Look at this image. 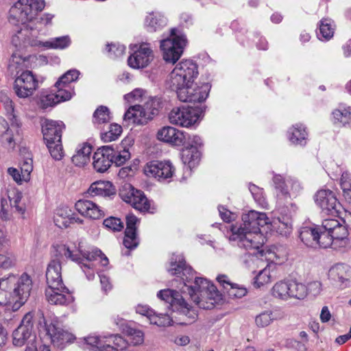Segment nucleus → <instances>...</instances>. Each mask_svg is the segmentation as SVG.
I'll list each match as a JSON object with an SVG mask.
<instances>
[{
	"label": "nucleus",
	"mask_w": 351,
	"mask_h": 351,
	"mask_svg": "<svg viewBox=\"0 0 351 351\" xmlns=\"http://www.w3.org/2000/svg\"><path fill=\"white\" fill-rule=\"evenodd\" d=\"M150 324H156L159 327H167L171 326L173 319L167 313H156L154 312L152 317H150Z\"/></svg>",
	"instance_id": "obj_56"
},
{
	"label": "nucleus",
	"mask_w": 351,
	"mask_h": 351,
	"mask_svg": "<svg viewBox=\"0 0 351 351\" xmlns=\"http://www.w3.org/2000/svg\"><path fill=\"white\" fill-rule=\"evenodd\" d=\"M75 215L68 207L60 208L54 216V223L60 228H66L74 223Z\"/></svg>",
	"instance_id": "obj_40"
},
{
	"label": "nucleus",
	"mask_w": 351,
	"mask_h": 351,
	"mask_svg": "<svg viewBox=\"0 0 351 351\" xmlns=\"http://www.w3.org/2000/svg\"><path fill=\"white\" fill-rule=\"evenodd\" d=\"M45 6L44 0H18L10 9L9 21L14 25L21 23L29 29L36 28V16Z\"/></svg>",
	"instance_id": "obj_6"
},
{
	"label": "nucleus",
	"mask_w": 351,
	"mask_h": 351,
	"mask_svg": "<svg viewBox=\"0 0 351 351\" xmlns=\"http://www.w3.org/2000/svg\"><path fill=\"white\" fill-rule=\"evenodd\" d=\"M53 17L54 15L50 13H45L40 17L36 16L34 27L38 26L40 27L30 29L32 36L33 37H38L44 27L51 24Z\"/></svg>",
	"instance_id": "obj_44"
},
{
	"label": "nucleus",
	"mask_w": 351,
	"mask_h": 351,
	"mask_svg": "<svg viewBox=\"0 0 351 351\" xmlns=\"http://www.w3.org/2000/svg\"><path fill=\"white\" fill-rule=\"evenodd\" d=\"M125 332L128 337V341L133 346H139L144 342V334L141 330L128 328Z\"/></svg>",
	"instance_id": "obj_58"
},
{
	"label": "nucleus",
	"mask_w": 351,
	"mask_h": 351,
	"mask_svg": "<svg viewBox=\"0 0 351 351\" xmlns=\"http://www.w3.org/2000/svg\"><path fill=\"white\" fill-rule=\"evenodd\" d=\"M281 215L282 216L278 217L279 225L278 229L280 234L287 236L291 233L292 230L291 215L289 216L287 215H284L282 211Z\"/></svg>",
	"instance_id": "obj_53"
},
{
	"label": "nucleus",
	"mask_w": 351,
	"mask_h": 351,
	"mask_svg": "<svg viewBox=\"0 0 351 351\" xmlns=\"http://www.w3.org/2000/svg\"><path fill=\"white\" fill-rule=\"evenodd\" d=\"M169 272L171 275L189 274L186 278L182 277V286L180 291L189 295L192 300L201 308L211 309L221 300V295L216 287L206 278L195 277L194 285H189L193 278V271L186 265L184 257L181 254H173L170 262Z\"/></svg>",
	"instance_id": "obj_1"
},
{
	"label": "nucleus",
	"mask_w": 351,
	"mask_h": 351,
	"mask_svg": "<svg viewBox=\"0 0 351 351\" xmlns=\"http://www.w3.org/2000/svg\"><path fill=\"white\" fill-rule=\"evenodd\" d=\"M56 100V97L53 93L43 95L40 97L39 106L43 109H46L58 104V102Z\"/></svg>",
	"instance_id": "obj_64"
},
{
	"label": "nucleus",
	"mask_w": 351,
	"mask_h": 351,
	"mask_svg": "<svg viewBox=\"0 0 351 351\" xmlns=\"http://www.w3.org/2000/svg\"><path fill=\"white\" fill-rule=\"evenodd\" d=\"M242 221L243 225L239 227L234 225L230 226L229 239L237 241L239 247L246 250L258 248L261 228L268 224L269 219L265 213L250 210L243 215Z\"/></svg>",
	"instance_id": "obj_3"
},
{
	"label": "nucleus",
	"mask_w": 351,
	"mask_h": 351,
	"mask_svg": "<svg viewBox=\"0 0 351 351\" xmlns=\"http://www.w3.org/2000/svg\"><path fill=\"white\" fill-rule=\"evenodd\" d=\"M38 324L40 329L43 328L46 332L51 343L58 348L62 349L75 339L74 335L61 328L56 320L46 319L43 316Z\"/></svg>",
	"instance_id": "obj_11"
},
{
	"label": "nucleus",
	"mask_w": 351,
	"mask_h": 351,
	"mask_svg": "<svg viewBox=\"0 0 351 351\" xmlns=\"http://www.w3.org/2000/svg\"><path fill=\"white\" fill-rule=\"evenodd\" d=\"M142 106L151 119L154 114L158 113V110L160 107V99L156 97L145 98Z\"/></svg>",
	"instance_id": "obj_48"
},
{
	"label": "nucleus",
	"mask_w": 351,
	"mask_h": 351,
	"mask_svg": "<svg viewBox=\"0 0 351 351\" xmlns=\"http://www.w3.org/2000/svg\"><path fill=\"white\" fill-rule=\"evenodd\" d=\"M87 193L90 196L110 197L115 194V189L109 181H97L89 186Z\"/></svg>",
	"instance_id": "obj_36"
},
{
	"label": "nucleus",
	"mask_w": 351,
	"mask_h": 351,
	"mask_svg": "<svg viewBox=\"0 0 351 351\" xmlns=\"http://www.w3.org/2000/svg\"><path fill=\"white\" fill-rule=\"evenodd\" d=\"M80 75V72L76 69L69 70L62 75L56 82L55 86L63 85L64 86H70L69 84L72 82L75 81Z\"/></svg>",
	"instance_id": "obj_57"
},
{
	"label": "nucleus",
	"mask_w": 351,
	"mask_h": 351,
	"mask_svg": "<svg viewBox=\"0 0 351 351\" xmlns=\"http://www.w3.org/2000/svg\"><path fill=\"white\" fill-rule=\"evenodd\" d=\"M31 43L35 46L45 49H64L70 46L71 40L69 36H63L51 38L45 42L40 40H34Z\"/></svg>",
	"instance_id": "obj_34"
},
{
	"label": "nucleus",
	"mask_w": 351,
	"mask_h": 351,
	"mask_svg": "<svg viewBox=\"0 0 351 351\" xmlns=\"http://www.w3.org/2000/svg\"><path fill=\"white\" fill-rule=\"evenodd\" d=\"M27 59L26 58H23L20 55L16 53H14L10 60L9 63V69L12 72L16 71L18 73V69L21 70L23 67L27 66Z\"/></svg>",
	"instance_id": "obj_59"
},
{
	"label": "nucleus",
	"mask_w": 351,
	"mask_h": 351,
	"mask_svg": "<svg viewBox=\"0 0 351 351\" xmlns=\"http://www.w3.org/2000/svg\"><path fill=\"white\" fill-rule=\"evenodd\" d=\"M64 125L62 121L46 119L42 123V132L45 143L58 141L60 142Z\"/></svg>",
	"instance_id": "obj_27"
},
{
	"label": "nucleus",
	"mask_w": 351,
	"mask_h": 351,
	"mask_svg": "<svg viewBox=\"0 0 351 351\" xmlns=\"http://www.w3.org/2000/svg\"><path fill=\"white\" fill-rule=\"evenodd\" d=\"M106 49L110 58H116L122 56L125 53V47L120 44H110L107 45Z\"/></svg>",
	"instance_id": "obj_61"
},
{
	"label": "nucleus",
	"mask_w": 351,
	"mask_h": 351,
	"mask_svg": "<svg viewBox=\"0 0 351 351\" xmlns=\"http://www.w3.org/2000/svg\"><path fill=\"white\" fill-rule=\"evenodd\" d=\"M272 295L276 298L287 300L289 299L288 280L276 282L271 289Z\"/></svg>",
	"instance_id": "obj_45"
},
{
	"label": "nucleus",
	"mask_w": 351,
	"mask_h": 351,
	"mask_svg": "<svg viewBox=\"0 0 351 351\" xmlns=\"http://www.w3.org/2000/svg\"><path fill=\"white\" fill-rule=\"evenodd\" d=\"M60 252L66 258L77 263L88 280L94 279L99 263L102 266L108 264V258L98 249L86 250L80 245L76 252H73L66 245H63Z\"/></svg>",
	"instance_id": "obj_5"
},
{
	"label": "nucleus",
	"mask_w": 351,
	"mask_h": 351,
	"mask_svg": "<svg viewBox=\"0 0 351 351\" xmlns=\"http://www.w3.org/2000/svg\"><path fill=\"white\" fill-rule=\"evenodd\" d=\"M92 147L88 143L80 145L71 158L72 162L77 167H83L90 161Z\"/></svg>",
	"instance_id": "obj_41"
},
{
	"label": "nucleus",
	"mask_w": 351,
	"mask_h": 351,
	"mask_svg": "<svg viewBox=\"0 0 351 351\" xmlns=\"http://www.w3.org/2000/svg\"><path fill=\"white\" fill-rule=\"evenodd\" d=\"M55 88L56 89V92L54 94L58 104L71 99L74 95V90L71 88V86L60 85L55 86Z\"/></svg>",
	"instance_id": "obj_54"
},
{
	"label": "nucleus",
	"mask_w": 351,
	"mask_h": 351,
	"mask_svg": "<svg viewBox=\"0 0 351 351\" xmlns=\"http://www.w3.org/2000/svg\"><path fill=\"white\" fill-rule=\"evenodd\" d=\"M277 277V267L272 263H269L265 268L259 271L255 276L254 285L257 288H260L265 285L270 283Z\"/></svg>",
	"instance_id": "obj_32"
},
{
	"label": "nucleus",
	"mask_w": 351,
	"mask_h": 351,
	"mask_svg": "<svg viewBox=\"0 0 351 351\" xmlns=\"http://www.w3.org/2000/svg\"><path fill=\"white\" fill-rule=\"evenodd\" d=\"M350 115L351 112L350 108H338L332 112L334 122L335 123H341L343 125L350 123L351 119Z\"/></svg>",
	"instance_id": "obj_51"
},
{
	"label": "nucleus",
	"mask_w": 351,
	"mask_h": 351,
	"mask_svg": "<svg viewBox=\"0 0 351 351\" xmlns=\"http://www.w3.org/2000/svg\"><path fill=\"white\" fill-rule=\"evenodd\" d=\"M217 280L226 290L230 298H241L247 293L245 288L240 287L237 284L232 283L226 275H219L217 277Z\"/></svg>",
	"instance_id": "obj_33"
},
{
	"label": "nucleus",
	"mask_w": 351,
	"mask_h": 351,
	"mask_svg": "<svg viewBox=\"0 0 351 351\" xmlns=\"http://www.w3.org/2000/svg\"><path fill=\"white\" fill-rule=\"evenodd\" d=\"M110 119L111 117L108 108L101 106L95 111L93 121L95 125H100L109 122Z\"/></svg>",
	"instance_id": "obj_47"
},
{
	"label": "nucleus",
	"mask_w": 351,
	"mask_h": 351,
	"mask_svg": "<svg viewBox=\"0 0 351 351\" xmlns=\"http://www.w3.org/2000/svg\"><path fill=\"white\" fill-rule=\"evenodd\" d=\"M167 23V20L164 15L158 12L149 13L145 19V25L148 31L156 32L161 29Z\"/></svg>",
	"instance_id": "obj_38"
},
{
	"label": "nucleus",
	"mask_w": 351,
	"mask_h": 351,
	"mask_svg": "<svg viewBox=\"0 0 351 351\" xmlns=\"http://www.w3.org/2000/svg\"><path fill=\"white\" fill-rule=\"evenodd\" d=\"M144 172L147 176L163 181L173 177L175 167L169 160H152L146 164Z\"/></svg>",
	"instance_id": "obj_17"
},
{
	"label": "nucleus",
	"mask_w": 351,
	"mask_h": 351,
	"mask_svg": "<svg viewBox=\"0 0 351 351\" xmlns=\"http://www.w3.org/2000/svg\"><path fill=\"white\" fill-rule=\"evenodd\" d=\"M87 346L93 351H121L128 346V342L119 335L88 336L84 338Z\"/></svg>",
	"instance_id": "obj_10"
},
{
	"label": "nucleus",
	"mask_w": 351,
	"mask_h": 351,
	"mask_svg": "<svg viewBox=\"0 0 351 351\" xmlns=\"http://www.w3.org/2000/svg\"><path fill=\"white\" fill-rule=\"evenodd\" d=\"M273 182L279 193L285 197H295L302 189L300 182L290 176L276 174L273 178Z\"/></svg>",
	"instance_id": "obj_20"
},
{
	"label": "nucleus",
	"mask_w": 351,
	"mask_h": 351,
	"mask_svg": "<svg viewBox=\"0 0 351 351\" xmlns=\"http://www.w3.org/2000/svg\"><path fill=\"white\" fill-rule=\"evenodd\" d=\"M199 154L197 150L186 149L183 151L182 159L185 165H187V170L191 169V167L197 162Z\"/></svg>",
	"instance_id": "obj_52"
},
{
	"label": "nucleus",
	"mask_w": 351,
	"mask_h": 351,
	"mask_svg": "<svg viewBox=\"0 0 351 351\" xmlns=\"http://www.w3.org/2000/svg\"><path fill=\"white\" fill-rule=\"evenodd\" d=\"M46 145L49 149V152L51 156V157L56 160H60L64 156V152L62 145V141L58 142L57 140L53 141L52 142L45 143Z\"/></svg>",
	"instance_id": "obj_55"
},
{
	"label": "nucleus",
	"mask_w": 351,
	"mask_h": 351,
	"mask_svg": "<svg viewBox=\"0 0 351 351\" xmlns=\"http://www.w3.org/2000/svg\"><path fill=\"white\" fill-rule=\"evenodd\" d=\"M276 317L271 311H265L255 317V324L258 328H265L269 326Z\"/></svg>",
	"instance_id": "obj_50"
},
{
	"label": "nucleus",
	"mask_w": 351,
	"mask_h": 351,
	"mask_svg": "<svg viewBox=\"0 0 351 351\" xmlns=\"http://www.w3.org/2000/svg\"><path fill=\"white\" fill-rule=\"evenodd\" d=\"M61 270V263L59 259L55 258L50 261L46 271L48 287L58 289L57 286H64L62 279Z\"/></svg>",
	"instance_id": "obj_28"
},
{
	"label": "nucleus",
	"mask_w": 351,
	"mask_h": 351,
	"mask_svg": "<svg viewBox=\"0 0 351 351\" xmlns=\"http://www.w3.org/2000/svg\"><path fill=\"white\" fill-rule=\"evenodd\" d=\"M186 42L184 35L177 34L176 29H172L170 37L160 42V49L164 60L166 62L176 63L181 57Z\"/></svg>",
	"instance_id": "obj_9"
},
{
	"label": "nucleus",
	"mask_w": 351,
	"mask_h": 351,
	"mask_svg": "<svg viewBox=\"0 0 351 351\" xmlns=\"http://www.w3.org/2000/svg\"><path fill=\"white\" fill-rule=\"evenodd\" d=\"M329 278L340 285H347L351 278V267L346 264H337L328 271Z\"/></svg>",
	"instance_id": "obj_31"
},
{
	"label": "nucleus",
	"mask_w": 351,
	"mask_h": 351,
	"mask_svg": "<svg viewBox=\"0 0 351 351\" xmlns=\"http://www.w3.org/2000/svg\"><path fill=\"white\" fill-rule=\"evenodd\" d=\"M148 119H150L148 114L145 112L143 106L139 104L130 107L123 117V121L128 125L130 124H144Z\"/></svg>",
	"instance_id": "obj_29"
},
{
	"label": "nucleus",
	"mask_w": 351,
	"mask_h": 351,
	"mask_svg": "<svg viewBox=\"0 0 351 351\" xmlns=\"http://www.w3.org/2000/svg\"><path fill=\"white\" fill-rule=\"evenodd\" d=\"M119 195L124 202L141 212L154 213L156 210L154 205L145 197L143 192L135 189L130 184L127 183L122 186Z\"/></svg>",
	"instance_id": "obj_13"
},
{
	"label": "nucleus",
	"mask_w": 351,
	"mask_h": 351,
	"mask_svg": "<svg viewBox=\"0 0 351 351\" xmlns=\"http://www.w3.org/2000/svg\"><path fill=\"white\" fill-rule=\"evenodd\" d=\"M169 86L176 91L178 98L182 102L201 103L207 98L210 90L208 84L204 83L199 86L194 83V81Z\"/></svg>",
	"instance_id": "obj_8"
},
{
	"label": "nucleus",
	"mask_w": 351,
	"mask_h": 351,
	"mask_svg": "<svg viewBox=\"0 0 351 351\" xmlns=\"http://www.w3.org/2000/svg\"><path fill=\"white\" fill-rule=\"evenodd\" d=\"M266 258L274 263L273 264L281 265L284 263L288 258V250L284 245H272L269 247L265 252Z\"/></svg>",
	"instance_id": "obj_35"
},
{
	"label": "nucleus",
	"mask_w": 351,
	"mask_h": 351,
	"mask_svg": "<svg viewBox=\"0 0 351 351\" xmlns=\"http://www.w3.org/2000/svg\"><path fill=\"white\" fill-rule=\"evenodd\" d=\"M14 130H16L14 126L10 128L8 122L0 117V140L8 149H13L15 147Z\"/></svg>",
	"instance_id": "obj_39"
},
{
	"label": "nucleus",
	"mask_w": 351,
	"mask_h": 351,
	"mask_svg": "<svg viewBox=\"0 0 351 351\" xmlns=\"http://www.w3.org/2000/svg\"><path fill=\"white\" fill-rule=\"evenodd\" d=\"M38 86V82L32 72L25 71L15 79L14 90L19 97L27 98L34 94Z\"/></svg>",
	"instance_id": "obj_18"
},
{
	"label": "nucleus",
	"mask_w": 351,
	"mask_h": 351,
	"mask_svg": "<svg viewBox=\"0 0 351 351\" xmlns=\"http://www.w3.org/2000/svg\"><path fill=\"white\" fill-rule=\"evenodd\" d=\"M114 149L112 146H103L95 152L93 155V167L97 171L104 173L112 164Z\"/></svg>",
	"instance_id": "obj_22"
},
{
	"label": "nucleus",
	"mask_w": 351,
	"mask_h": 351,
	"mask_svg": "<svg viewBox=\"0 0 351 351\" xmlns=\"http://www.w3.org/2000/svg\"><path fill=\"white\" fill-rule=\"evenodd\" d=\"M199 118V110L191 107L175 108L169 114L171 123L189 128L195 124Z\"/></svg>",
	"instance_id": "obj_16"
},
{
	"label": "nucleus",
	"mask_w": 351,
	"mask_h": 351,
	"mask_svg": "<svg viewBox=\"0 0 351 351\" xmlns=\"http://www.w3.org/2000/svg\"><path fill=\"white\" fill-rule=\"evenodd\" d=\"M130 158V153L128 149H123L119 152L114 150L112 163L116 166L123 165Z\"/></svg>",
	"instance_id": "obj_62"
},
{
	"label": "nucleus",
	"mask_w": 351,
	"mask_h": 351,
	"mask_svg": "<svg viewBox=\"0 0 351 351\" xmlns=\"http://www.w3.org/2000/svg\"><path fill=\"white\" fill-rule=\"evenodd\" d=\"M315 202L325 214L337 213L340 204L335 193L330 190H320L315 195Z\"/></svg>",
	"instance_id": "obj_21"
},
{
	"label": "nucleus",
	"mask_w": 351,
	"mask_h": 351,
	"mask_svg": "<svg viewBox=\"0 0 351 351\" xmlns=\"http://www.w3.org/2000/svg\"><path fill=\"white\" fill-rule=\"evenodd\" d=\"M157 296L168 304V308H171L173 311H178L186 315L189 322H193L197 319L196 311L189 307L188 304L178 291L170 289H164L160 291Z\"/></svg>",
	"instance_id": "obj_14"
},
{
	"label": "nucleus",
	"mask_w": 351,
	"mask_h": 351,
	"mask_svg": "<svg viewBox=\"0 0 351 351\" xmlns=\"http://www.w3.org/2000/svg\"><path fill=\"white\" fill-rule=\"evenodd\" d=\"M198 75L197 66L192 60H185L179 62L169 74V86H179L184 82H191Z\"/></svg>",
	"instance_id": "obj_15"
},
{
	"label": "nucleus",
	"mask_w": 351,
	"mask_h": 351,
	"mask_svg": "<svg viewBox=\"0 0 351 351\" xmlns=\"http://www.w3.org/2000/svg\"><path fill=\"white\" fill-rule=\"evenodd\" d=\"M34 315L32 312L26 313L21 320V324L12 333V342L15 346L21 347L27 344L25 351H40L41 348L46 346L42 344L34 331Z\"/></svg>",
	"instance_id": "obj_7"
},
{
	"label": "nucleus",
	"mask_w": 351,
	"mask_h": 351,
	"mask_svg": "<svg viewBox=\"0 0 351 351\" xmlns=\"http://www.w3.org/2000/svg\"><path fill=\"white\" fill-rule=\"evenodd\" d=\"M75 208L82 216L92 219H99L105 215V211L90 200L80 199L75 203Z\"/></svg>",
	"instance_id": "obj_26"
},
{
	"label": "nucleus",
	"mask_w": 351,
	"mask_h": 351,
	"mask_svg": "<svg viewBox=\"0 0 351 351\" xmlns=\"http://www.w3.org/2000/svg\"><path fill=\"white\" fill-rule=\"evenodd\" d=\"M334 22L330 19H323L319 23V33L318 36H322L325 40L332 38L335 32Z\"/></svg>",
	"instance_id": "obj_46"
},
{
	"label": "nucleus",
	"mask_w": 351,
	"mask_h": 351,
	"mask_svg": "<svg viewBox=\"0 0 351 351\" xmlns=\"http://www.w3.org/2000/svg\"><path fill=\"white\" fill-rule=\"evenodd\" d=\"M249 190L252 193L254 200L261 206L266 204L265 198L263 193V189L258 187V186L250 184Z\"/></svg>",
	"instance_id": "obj_60"
},
{
	"label": "nucleus",
	"mask_w": 351,
	"mask_h": 351,
	"mask_svg": "<svg viewBox=\"0 0 351 351\" xmlns=\"http://www.w3.org/2000/svg\"><path fill=\"white\" fill-rule=\"evenodd\" d=\"M58 289L47 287L45 295L49 303L55 305H68L73 302V297L65 286H57Z\"/></svg>",
	"instance_id": "obj_24"
},
{
	"label": "nucleus",
	"mask_w": 351,
	"mask_h": 351,
	"mask_svg": "<svg viewBox=\"0 0 351 351\" xmlns=\"http://www.w3.org/2000/svg\"><path fill=\"white\" fill-rule=\"evenodd\" d=\"M31 276L23 273L21 276L10 275L0 279V304L10 305L18 310L27 300L32 289Z\"/></svg>",
	"instance_id": "obj_4"
},
{
	"label": "nucleus",
	"mask_w": 351,
	"mask_h": 351,
	"mask_svg": "<svg viewBox=\"0 0 351 351\" xmlns=\"http://www.w3.org/2000/svg\"><path fill=\"white\" fill-rule=\"evenodd\" d=\"M145 92L142 89H135L132 92L124 95V99L129 103L142 102L145 99Z\"/></svg>",
	"instance_id": "obj_63"
},
{
	"label": "nucleus",
	"mask_w": 351,
	"mask_h": 351,
	"mask_svg": "<svg viewBox=\"0 0 351 351\" xmlns=\"http://www.w3.org/2000/svg\"><path fill=\"white\" fill-rule=\"evenodd\" d=\"M122 133V128L120 125L117 123L111 124L109 130L102 133L101 136L104 142L108 143L116 141Z\"/></svg>",
	"instance_id": "obj_49"
},
{
	"label": "nucleus",
	"mask_w": 351,
	"mask_h": 351,
	"mask_svg": "<svg viewBox=\"0 0 351 351\" xmlns=\"http://www.w3.org/2000/svg\"><path fill=\"white\" fill-rule=\"evenodd\" d=\"M119 195L124 202L141 212L154 213L156 210L154 205L145 197L143 192L135 189L130 184L127 183L122 186Z\"/></svg>",
	"instance_id": "obj_12"
},
{
	"label": "nucleus",
	"mask_w": 351,
	"mask_h": 351,
	"mask_svg": "<svg viewBox=\"0 0 351 351\" xmlns=\"http://www.w3.org/2000/svg\"><path fill=\"white\" fill-rule=\"evenodd\" d=\"M289 299L302 300L307 295L306 286L302 283L288 280Z\"/></svg>",
	"instance_id": "obj_42"
},
{
	"label": "nucleus",
	"mask_w": 351,
	"mask_h": 351,
	"mask_svg": "<svg viewBox=\"0 0 351 351\" xmlns=\"http://www.w3.org/2000/svg\"><path fill=\"white\" fill-rule=\"evenodd\" d=\"M157 138L172 145L182 146L186 143V136L185 132L173 127L164 126L158 130Z\"/></svg>",
	"instance_id": "obj_23"
},
{
	"label": "nucleus",
	"mask_w": 351,
	"mask_h": 351,
	"mask_svg": "<svg viewBox=\"0 0 351 351\" xmlns=\"http://www.w3.org/2000/svg\"><path fill=\"white\" fill-rule=\"evenodd\" d=\"M349 232L345 225L335 219L323 220L318 227H302L300 230L301 241L308 247L334 250L345 248L349 244Z\"/></svg>",
	"instance_id": "obj_2"
},
{
	"label": "nucleus",
	"mask_w": 351,
	"mask_h": 351,
	"mask_svg": "<svg viewBox=\"0 0 351 351\" xmlns=\"http://www.w3.org/2000/svg\"><path fill=\"white\" fill-rule=\"evenodd\" d=\"M8 197L12 208L19 213H24L25 205L21 203L22 193L17 189H12L8 192Z\"/></svg>",
	"instance_id": "obj_43"
},
{
	"label": "nucleus",
	"mask_w": 351,
	"mask_h": 351,
	"mask_svg": "<svg viewBox=\"0 0 351 351\" xmlns=\"http://www.w3.org/2000/svg\"><path fill=\"white\" fill-rule=\"evenodd\" d=\"M287 138L292 145L303 147L307 143L308 132L304 125L296 123L289 128Z\"/></svg>",
	"instance_id": "obj_30"
},
{
	"label": "nucleus",
	"mask_w": 351,
	"mask_h": 351,
	"mask_svg": "<svg viewBox=\"0 0 351 351\" xmlns=\"http://www.w3.org/2000/svg\"><path fill=\"white\" fill-rule=\"evenodd\" d=\"M138 223V219L133 214L127 215L126 229L123 243L124 246L128 250L134 249L138 245V239L136 235V226Z\"/></svg>",
	"instance_id": "obj_25"
},
{
	"label": "nucleus",
	"mask_w": 351,
	"mask_h": 351,
	"mask_svg": "<svg viewBox=\"0 0 351 351\" xmlns=\"http://www.w3.org/2000/svg\"><path fill=\"white\" fill-rule=\"evenodd\" d=\"M39 40L38 37H33L31 34V30L27 27L24 25L23 28L17 30L16 33L13 35L12 38V43L16 47H23L27 45L36 47L32 44V40Z\"/></svg>",
	"instance_id": "obj_37"
},
{
	"label": "nucleus",
	"mask_w": 351,
	"mask_h": 351,
	"mask_svg": "<svg viewBox=\"0 0 351 351\" xmlns=\"http://www.w3.org/2000/svg\"><path fill=\"white\" fill-rule=\"evenodd\" d=\"M154 59L153 50L149 43H142L128 58V62L130 67L134 69H143Z\"/></svg>",
	"instance_id": "obj_19"
}]
</instances>
